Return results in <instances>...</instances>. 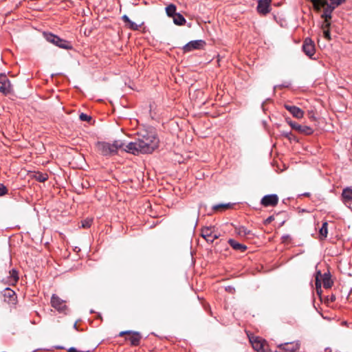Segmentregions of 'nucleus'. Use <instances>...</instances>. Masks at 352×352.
Masks as SVG:
<instances>
[{"mask_svg": "<svg viewBox=\"0 0 352 352\" xmlns=\"http://www.w3.org/2000/svg\"><path fill=\"white\" fill-rule=\"evenodd\" d=\"M287 124L292 127V129L298 131L303 135H311L313 133L314 130L310 126L307 125H301L296 122L292 121L289 118H286Z\"/></svg>", "mask_w": 352, "mask_h": 352, "instance_id": "nucleus-6", "label": "nucleus"}, {"mask_svg": "<svg viewBox=\"0 0 352 352\" xmlns=\"http://www.w3.org/2000/svg\"><path fill=\"white\" fill-rule=\"evenodd\" d=\"M7 192L8 190L6 187L3 184H0V196L6 195Z\"/></svg>", "mask_w": 352, "mask_h": 352, "instance_id": "nucleus-33", "label": "nucleus"}, {"mask_svg": "<svg viewBox=\"0 0 352 352\" xmlns=\"http://www.w3.org/2000/svg\"><path fill=\"white\" fill-rule=\"evenodd\" d=\"M278 202V197L276 194L265 195L261 201V204L265 207L276 206Z\"/></svg>", "mask_w": 352, "mask_h": 352, "instance_id": "nucleus-11", "label": "nucleus"}, {"mask_svg": "<svg viewBox=\"0 0 352 352\" xmlns=\"http://www.w3.org/2000/svg\"><path fill=\"white\" fill-rule=\"evenodd\" d=\"M331 300V301H334L336 300V297L334 296H332Z\"/></svg>", "mask_w": 352, "mask_h": 352, "instance_id": "nucleus-47", "label": "nucleus"}, {"mask_svg": "<svg viewBox=\"0 0 352 352\" xmlns=\"http://www.w3.org/2000/svg\"><path fill=\"white\" fill-rule=\"evenodd\" d=\"M281 239L283 243H287L291 241L292 238L289 234H285L281 237Z\"/></svg>", "mask_w": 352, "mask_h": 352, "instance_id": "nucleus-34", "label": "nucleus"}, {"mask_svg": "<svg viewBox=\"0 0 352 352\" xmlns=\"http://www.w3.org/2000/svg\"><path fill=\"white\" fill-rule=\"evenodd\" d=\"M67 352H79V351H78L76 348L74 347H70Z\"/></svg>", "mask_w": 352, "mask_h": 352, "instance_id": "nucleus-38", "label": "nucleus"}, {"mask_svg": "<svg viewBox=\"0 0 352 352\" xmlns=\"http://www.w3.org/2000/svg\"><path fill=\"white\" fill-rule=\"evenodd\" d=\"M285 352H296L299 349V344L296 342H287L278 345Z\"/></svg>", "mask_w": 352, "mask_h": 352, "instance_id": "nucleus-16", "label": "nucleus"}, {"mask_svg": "<svg viewBox=\"0 0 352 352\" xmlns=\"http://www.w3.org/2000/svg\"><path fill=\"white\" fill-rule=\"evenodd\" d=\"M179 156L180 157H179V158H178V160H175V161L176 162L179 163V164H181L182 162H184V159H182V160L181 159V158H182V155H179Z\"/></svg>", "mask_w": 352, "mask_h": 352, "instance_id": "nucleus-39", "label": "nucleus"}, {"mask_svg": "<svg viewBox=\"0 0 352 352\" xmlns=\"http://www.w3.org/2000/svg\"><path fill=\"white\" fill-rule=\"evenodd\" d=\"M226 290L229 292H232V290H234V288L232 287L231 286H228V287L226 288Z\"/></svg>", "mask_w": 352, "mask_h": 352, "instance_id": "nucleus-41", "label": "nucleus"}, {"mask_svg": "<svg viewBox=\"0 0 352 352\" xmlns=\"http://www.w3.org/2000/svg\"><path fill=\"white\" fill-rule=\"evenodd\" d=\"M324 37L327 40H331V34L329 30H324L323 31Z\"/></svg>", "mask_w": 352, "mask_h": 352, "instance_id": "nucleus-35", "label": "nucleus"}, {"mask_svg": "<svg viewBox=\"0 0 352 352\" xmlns=\"http://www.w3.org/2000/svg\"><path fill=\"white\" fill-rule=\"evenodd\" d=\"M43 36L49 43H51L60 48L65 50L72 49V45L70 42L60 38L57 35L50 32H43Z\"/></svg>", "mask_w": 352, "mask_h": 352, "instance_id": "nucleus-3", "label": "nucleus"}, {"mask_svg": "<svg viewBox=\"0 0 352 352\" xmlns=\"http://www.w3.org/2000/svg\"><path fill=\"white\" fill-rule=\"evenodd\" d=\"M331 26L330 19H324V22L322 25V28L324 30H329Z\"/></svg>", "mask_w": 352, "mask_h": 352, "instance_id": "nucleus-32", "label": "nucleus"}, {"mask_svg": "<svg viewBox=\"0 0 352 352\" xmlns=\"http://www.w3.org/2000/svg\"><path fill=\"white\" fill-rule=\"evenodd\" d=\"M229 245L235 250L239 251L240 252H244L247 250V246L237 242L234 239H229Z\"/></svg>", "mask_w": 352, "mask_h": 352, "instance_id": "nucleus-18", "label": "nucleus"}, {"mask_svg": "<svg viewBox=\"0 0 352 352\" xmlns=\"http://www.w3.org/2000/svg\"><path fill=\"white\" fill-rule=\"evenodd\" d=\"M342 199L343 203L350 207L352 204V188L350 187L343 189L342 192Z\"/></svg>", "mask_w": 352, "mask_h": 352, "instance_id": "nucleus-15", "label": "nucleus"}, {"mask_svg": "<svg viewBox=\"0 0 352 352\" xmlns=\"http://www.w3.org/2000/svg\"><path fill=\"white\" fill-rule=\"evenodd\" d=\"M10 274L12 280L16 283L19 280L17 271L14 269H12L11 271H10Z\"/></svg>", "mask_w": 352, "mask_h": 352, "instance_id": "nucleus-28", "label": "nucleus"}, {"mask_svg": "<svg viewBox=\"0 0 352 352\" xmlns=\"http://www.w3.org/2000/svg\"><path fill=\"white\" fill-rule=\"evenodd\" d=\"M137 140L125 143L120 140H115L112 144L105 142H98V150L105 154L126 152L135 154L140 152L142 154H151L159 146L160 140L155 128L149 125H144L140 129Z\"/></svg>", "mask_w": 352, "mask_h": 352, "instance_id": "nucleus-1", "label": "nucleus"}, {"mask_svg": "<svg viewBox=\"0 0 352 352\" xmlns=\"http://www.w3.org/2000/svg\"><path fill=\"white\" fill-rule=\"evenodd\" d=\"M274 220V217L273 215L268 217L265 221L264 224L267 225L270 224L272 221Z\"/></svg>", "mask_w": 352, "mask_h": 352, "instance_id": "nucleus-36", "label": "nucleus"}, {"mask_svg": "<svg viewBox=\"0 0 352 352\" xmlns=\"http://www.w3.org/2000/svg\"><path fill=\"white\" fill-rule=\"evenodd\" d=\"M284 135H285V136H287V135H289V133H284Z\"/></svg>", "mask_w": 352, "mask_h": 352, "instance_id": "nucleus-48", "label": "nucleus"}, {"mask_svg": "<svg viewBox=\"0 0 352 352\" xmlns=\"http://www.w3.org/2000/svg\"><path fill=\"white\" fill-rule=\"evenodd\" d=\"M173 20L174 23L177 25H182L186 22L184 16L180 13H177L175 14V16L173 17Z\"/></svg>", "mask_w": 352, "mask_h": 352, "instance_id": "nucleus-21", "label": "nucleus"}, {"mask_svg": "<svg viewBox=\"0 0 352 352\" xmlns=\"http://www.w3.org/2000/svg\"><path fill=\"white\" fill-rule=\"evenodd\" d=\"M91 223H92L91 219H85L84 221H82V227L84 228H88L91 226Z\"/></svg>", "mask_w": 352, "mask_h": 352, "instance_id": "nucleus-31", "label": "nucleus"}, {"mask_svg": "<svg viewBox=\"0 0 352 352\" xmlns=\"http://www.w3.org/2000/svg\"><path fill=\"white\" fill-rule=\"evenodd\" d=\"M176 6L174 4H170L166 8V14L169 16L173 18L175 14H176L177 12H176Z\"/></svg>", "mask_w": 352, "mask_h": 352, "instance_id": "nucleus-24", "label": "nucleus"}, {"mask_svg": "<svg viewBox=\"0 0 352 352\" xmlns=\"http://www.w3.org/2000/svg\"><path fill=\"white\" fill-rule=\"evenodd\" d=\"M320 276H322V273L320 271H317L316 276V292L318 294H320L322 292L321 281H320Z\"/></svg>", "mask_w": 352, "mask_h": 352, "instance_id": "nucleus-23", "label": "nucleus"}, {"mask_svg": "<svg viewBox=\"0 0 352 352\" xmlns=\"http://www.w3.org/2000/svg\"><path fill=\"white\" fill-rule=\"evenodd\" d=\"M0 92L4 95H8L12 92V85L6 76H3V80L0 82Z\"/></svg>", "mask_w": 352, "mask_h": 352, "instance_id": "nucleus-14", "label": "nucleus"}, {"mask_svg": "<svg viewBox=\"0 0 352 352\" xmlns=\"http://www.w3.org/2000/svg\"><path fill=\"white\" fill-rule=\"evenodd\" d=\"M74 328L75 329H76V330H78V327H77L76 322V323H74Z\"/></svg>", "mask_w": 352, "mask_h": 352, "instance_id": "nucleus-46", "label": "nucleus"}, {"mask_svg": "<svg viewBox=\"0 0 352 352\" xmlns=\"http://www.w3.org/2000/svg\"><path fill=\"white\" fill-rule=\"evenodd\" d=\"M79 352H89V351H79Z\"/></svg>", "mask_w": 352, "mask_h": 352, "instance_id": "nucleus-49", "label": "nucleus"}, {"mask_svg": "<svg viewBox=\"0 0 352 352\" xmlns=\"http://www.w3.org/2000/svg\"><path fill=\"white\" fill-rule=\"evenodd\" d=\"M253 349L258 352H269V345L267 342L260 337L250 338Z\"/></svg>", "mask_w": 352, "mask_h": 352, "instance_id": "nucleus-5", "label": "nucleus"}, {"mask_svg": "<svg viewBox=\"0 0 352 352\" xmlns=\"http://www.w3.org/2000/svg\"><path fill=\"white\" fill-rule=\"evenodd\" d=\"M37 164H41L42 165H45L46 164H47L49 162V160L47 161V162H41L40 160H38V159L36 160V162Z\"/></svg>", "mask_w": 352, "mask_h": 352, "instance_id": "nucleus-40", "label": "nucleus"}, {"mask_svg": "<svg viewBox=\"0 0 352 352\" xmlns=\"http://www.w3.org/2000/svg\"><path fill=\"white\" fill-rule=\"evenodd\" d=\"M312 4L314 9L316 12H320L322 8H324L323 12L321 14V18L323 19H331L332 12L335 10L333 6L329 4L328 0H309Z\"/></svg>", "mask_w": 352, "mask_h": 352, "instance_id": "nucleus-2", "label": "nucleus"}, {"mask_svg": "<svg viewBox=\"0 0 352 352\" xmlns=\"http://www.w3.org/2000/svg\"><path fill=\"white\" fill-rule=\"evenodd\" d=\"M329 4L331 6H333V8H336L339 6L345 3L346 0H329Z\"/></svg>", "mask_w": 352, "mask_h": 352, "instance_id": "nucleus-27", "label": "nucleus"}, {"mask_svg": "<svg viewBox=\"0 0 352 352\" xmlns=\"http://www.w3.org/2000/svg\"><path fill=\"white\" fill-rule=\"evenodd\" d=\"M51 305L60 314H67L68 310L66 302L58 297L56 294H52L50 301Z\"/></svg>", "mask_w": 352, "mask_h": 352, "instance_id": "nucleus-4", "label": "nucleus"}, {"mask_svg": "<svg viewBox=\"0 0 352 352\" xmlns=\"http://www.w3.org/2000/svg\"><path fill=\"white\" fill-rule=\"evenodd\" d=\"M124 335L130 336L129 338H126V340H129L132 346L140 345L142 336L139 332L133 331H124L119 333V336L120 337L124 336Z\"/></svg>", "mask_w": 352, "mask_h": 352, "instance_id": "nucleus-7", "label": "nucleus"}, {"mask_svg": "<svg viewBox=\"0 0 352 352\" xmlns=\"http://www.w3.org/2000/svg\"><path fill=\"white\" fill-rule=\"evenodd\" d=\"M320 235L323 237L326 238L328 234V223L327 222H324L322 225V227L320 229Z\"/></svg>", "mask_w": 352, "mask_h": 352, "instance_id": "nucleus-25", "label": "nucleus"}, {"mask_svg": "<svg viewBox=\"0 0 352 352\" xmlns=\"http://www.w3.org/2000/svg\"><path fill=\"white\" fill-rule=\"evenodd\" d=\"M78 157L80 160H83V161L86 160V159L85 157V155H78Z\"/></svg>", "mask_w": 352, "mask_h": 352, "instance_id": "nucleus-42", "label": "nucleus"}, {"mask_svg": "<svg viewBox=\"0 0 352 352\" xmlns=\"http://www.w3.org/2000/svg\"><path fill=\"white\" fill-rule=\"evenodd\" d=\"M236 233L241 236H246L250 234V230H248L245 226H239L235 228Z\"/></svg>", "mask_w": 352, "mask_h": 352, "instance_id": "nucleus-22", "label": "nucleus"}, {"mask_svg": "<svg viewBox=\"0 0 352 352\" xmlns=\"http://www.w3.org/2000/svg\"><path fill=\"white\" fill-rule=\"evenodd\" d=\"M3 76H6L5 74H0V82L3 80Z\"/></svg>", "mask_w": 352, "mask_h": 352, "instance_id": "nucleus-44", "label": "nucleus"}, {"mask_svg": "<svg viewBox=\"0 0 352 352\" xmlns=\"http://www.w3.org/2000/svg\"><path fill=\"white\" fill-rule=\"evenodd\" d=\"M140 26V25L136 24L135 23H134L132 21H130L128 23L129 28H130L131 30H139Z\"/></svg>", "mask_w": 352, "mask_h": 352, "instance_id": "nucleus-30", "label": "nucleus"}, {"mask_svg": "<svg viewBox=\"0 0 352 352\" xmlns=\"http://www.w3.org/2000/svg\"><path fill=\"white\" fill-rule=\"evenodd\" d=\"M303 195L306 196V197H309L310 195V193L309 192H305L303 194Z\"/></svg>", "mask_w": 352, "mask_h": 352, "instance_id": "nucleus-45", "label": "nucleus"}, {"mask_svg": "<svg viewBox=\"0 0 352 352\" xmlns=\"http://www.w3.org/2000/svg\"><path fill=\"white\" fill-rule=\"evenodd\" d=\"M79 118L81 121L89 122L91 120V117L86 113H81Z\"/></svg>", "mask_w": 352, "mask_h": 352, "instance_id": "nucleus-29", "label": "nucleus"}, {"mask_svg": "<svg viewBox=\"0 0 352 352\" xmlns=\"http://www.w3.org/2000/svg\"><path fill=\"white\" fill-rule=\"evenodd\" d=\"M303 52L309 58L315 59L313 56L315 54L316 48L314 41L310 38H306L302 45Z\"/></svg>", "mask_w": 352, "mask_h": 352, "instance_id": "nucleus-8", "label": "nucleus"}, {"mask_svg": "<svg viewBox=\"0 0 352 352\" xmlns=\"http://www.w3.org/2000/svg\"><path fill=\"white\" fill-rule=\"evenodd\" d=\"M3 296L5 298H13V300H14L15 292L10 288L7 287L3 290Z\"/></svg>", "mask_w": 352, "mask_h": 352, "instance_id": "nucleus-26", "label": "nucleus"}, {"mask_svg": "<svg viewBox=\"0 0 352 352\" xmlns=\"http://www.w3.org/2000/svg\"><path fill=\"white\" fill-rule=\"evenodd\" d=\"M284 107L296 118H302L304 116V111L296 106L285 104Z\"/></svg>", "mask_w": 352, "mask_h": 352, "instance_id": "nucleus-13", "label": "nucleus"}, {"mask_svg": "<svg viewBox=\"0 0 352 352\" xmlns=\"http://www.w3.org/2000/svg\"><path fill=\"white\" fill-rule=\"evenodd\" d=\"M29 175L31 178L34 179L35 180L39 182H45L49 178L48 175L47 173H43L41 172H30Z\"/></svg>", "mask_w": 352, "mask_h": 352, "instance_id": "nucleus-17", "label": "nucleus"}, {"mask_svg": "<svg viewBox=\"0 0 352 352\" xmlns=\"http://www.w3.org/2000/svg\"><path fill=\"white\" fill-rule=\"evenodd\" d=\"M272 0H258L256 11L261 15H266L271 11Z\"/></svg>", "mask_w": 352, "mask_h": 352, "instance_id": "nucleus-9", "label": "nucleus"}, {"mask_svg": "<svg viewBox=\"0 0 352 352\" xmlns=\"http://www.w3.org/2000/svg\"><path fill=\"white\" fill-rule=\"evenodd\" d=\"M234 205V204H231V203L219 204L214 205L212 206V210L214 211L226 210L232 208V206Z\"/></svg>", "mask_w": 352, "mask_h": 352, "instance_id": "nucleus-20", "label": "nucleus"}, {"mask_svg": "<svg viewBox=\"0 0 352 352\" xmlns=\"http://www.w3.org/2000/svg\"><path fill=\"white\" fill-rule=\"evenodd\" d=\"M201 235L209 243H212L218 238L217 234H213V228L212 227H205L202 228L201 230Z\"/></svg>", "mask_w": 352, "mask_h": 352, "instance_id": "nucleus-12", "label": "nucleus"}, {"mask_svg": "<svg viewBox=\"0 0 352 352\" xmlns=\"http://www.w3.org/2000/svg\"><path fill=\"white\" fill-rule=\"evenodd\" d=\"M278 351H275L274 352H285L283 349H281V347H278Z\"/></svg>", "mask_w": 352, "mask_h": 352, "instance_id": "nucleus-43", "label": "nucleus"}, {"mask_svg": "<svg viewBox=\"0 0 352 352\" xmlns=\"http://www.w3.org/2000/svg\"><path fill=\"white\" fill-rule=\"evenodd\" d=\"M122 19L124 22L127 23L131 21L130 19L129 18V16L126 14H124L122 16Z\"/></svg>", "mask_w": 352, "mask_h": 352, "instance_id": "nucleus-37", "label": "nucleus"}, {"mask_svg": "<svg viewBox=\"0 0 352 352\" xmlns=\"http://www.w3.org/2000/svg\"><path fill=\"white\" fill-rule=\"evenodd\" d=\"M322 278L323 287L326 289L331 287L333 285V281L331 278V274L329 272L324 273L322 274V276H320Z\"/></svg>", "mask_w": 352, "mask_h": 352, "instance_id": "nucleus-19", "label": "nucleus"}, {"mask_svg": "<svg viewBox=\"0 0 352 352\" xmlns=\"http://www.w3.org/2000/svg\"><path fill=\"white\" fill-rule=\"evenodd\" d=\"M205 45L206 42L204 40L191 41L184 46L183 50L185 52H190L194 50L202 49Z\"/></svg>", "mask_w": 352, "mask_h": 352, "instance_id": "nucleus-10", "label": "nucleus"}]
</instances>
